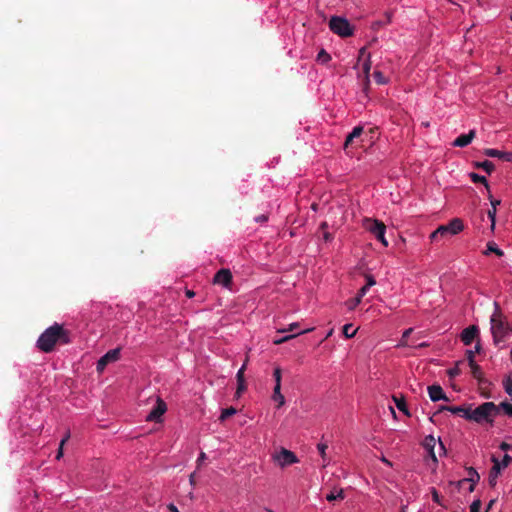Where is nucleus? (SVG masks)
<instances>
[{"label": "nucleus", "mask_w": 512, "mask_h": 512, "mask_svg": "<svg viewBox=\"0 0 512 512\" xmlns=\"http://www.w3.org/2000/svg\"><path fill=\"white\" fill-rule=\"evenodd\" d=\"M71 342L70 332L62 325L54 323L48 327L38 338L37 347L44 353L54 350L56 344H69Z\"/></svg>", "instance_id": "f257e3e1"}, {"label": "nucleus", "mask_w": 512, "mask_h": 512, "mask_svg": "<svg viewBox=\"0 0 512 512\" xmlns=\"http://www.w3.org/2000/svg\"><path fill=\"white\" fill-rule=\"evenodd\" d=\"M494 307V312L490 317V330L493 336V342L495 345L498 346L511 333L510 325L508 324L506 317L503 315L501 308L497 302H494Z\"/></svg>", "instance_id": "f03ea898"}, {"label": "nucleus", "mask_w": 512, "mask_h": 512, "mask_svg": "<svg viewBox=\"0 0 512 512\" xmlns=\"http://www.w3.org/2000/svg\"><path fill=\"white\" fill-rule=\"evenodd\" d=\"M497 415H499V406L493 402H484L475 408L470 404L469 421L478 424L488 423L492 425Z\"/></svg>", "instance_id": "7ed1b4c3"}, {"label": "nucleus", "mask_w": 512, "mask_h": 512, "mask_svg": "<svg viewBox=\"0 0 512 512\" xmlns=\"http://www.w3.org/2000/svg\"><path fill=\"white\" fill-rule=\"evenodd\" d=\"M464 229L463 221L459 218L452 219L447 225L439 226L430 235L431 241H437L440 238H445L448 235H456Z\"/></svg>", "instance_id": "20e7f679"}, {"label": "nucleus", "mask_w": 512, "mask_h": 512, "mask_svg": "<svg viewBox=\"0 0 512 512\" xmlns=\"http://www.w3.org/2000/svg\"><path fill=\"white\" fill-rule=\"evenodd\" d=\"M363 227L366 231L370 232L374 237L380 241L385 247L388 246V241L385 238L386 226L377 219L365 218L363 220Z\"/></svg>", "instance_id": "39448f33"}, {"label": "nucleus", "mask_w": 512, "mask_h": 512, "mask_svg": "<svg viewBox=\"0 0 512 512\" xmlns=\"http://www.w3.org/2000/svg\"><path fill=\"white\" fill-rule=\"evenodd\" d=\"M329 28L334 33L340 37H350L354 33V29L349 23V21L340 16H333L329 21Z\"/></svg>", "instance_id": "423d86ee"}, {"label": "nucleus", "mask_w": 512, "mask_h": 512, "mask_svg": "<svg viewBox=\"0 0 512 512\" xmlns=\"http://www.w3.org/2000/svg\"><path fill=\"white\" fill-rule=\"evenodd\" d=\"M273 458L281 467H286L288 465L299 462V459L295 453L286 448H281V450L275 454Z\"/></svg>", "instance_id": "0eeeda50"}, {"label": "nucleus", "mask_w": 512, "mask_h": 512, "mask_svg": "<svg viewBox=\"0 0 512 512\" xmlns=\"http://www.w3.org/2000/svg\"><path fill=\"white\" fill-rule=\"evenodd\" d=\"M119 358H120V348H115V349L109 350L106 354H104L97 361V366H96L97 372L102 373L109 363L115 362Z\"/></svg>", "instance_id": "6e6552de"}, {"label": "nucleus", "mask_w": 512, "mask_h": 512, "mask_svg": "<svg viewBox=\"0 0 512 512\" xmlns=\"http://www.w3.org/2000/svg\"><path fill=\"white\" fill-rule=\"evenodd\" d=\"M166 410H167L166 403L160 397H157L156 405L148 413V415L146 416V420L147 421L159 422L161 417L163 416V414L166 412Z\"/></svg>", "instance_id": "1a4fd4ad"}, {"label": "nucleus", "mask_w": 512, "mask_h": 512, "mask_svg": "<svg viewBox=\"0 0 512 512\" xmlns=\"http://www.w3.org/2000/svg\"><path fill=\"white\" fill-rule=\"evenodd\" d=\"M214 284L222 285L225 288H228L232 283V273L229 269H220L213 278Z\"/></svg>", "instance_id": "9d476101"}, {"label": "nucleus", "mask_w": 512, "mask_h": 512, "mask_svg": "<svg viewBox=\"0 0 512 512\" xmlns=\"http://www.w3.org/2000/svg\"><path fill=\"white\" fill-rule=\"evenodd\" d=\"M478 335L479 328L476 325H471L461 332L460 338L464 345H470Z\"/></svg>", "instance_id": "9b49d317"}, {"label": "nucleus", "mask_w": 512, "mask_h": 512, "mask_svg": "<svg viewBox=\"0 0 512 512\" xmlns=\"http://www.w3.org/2000/svg\"><path fill=\"white\" fill-rule=\"evenodd\" d=\"M427 390L429 397L433 402H437L439 400H444L447 402L450 401V399L446 396L443 388L438 384L428 386Z\"/></svg>", "instance_id": "f8f14e48"}, {"label": "nucleus", "mask_w": 512, "mask_h": 512, "mask_svg": "<svg viewBox=\"0 0 512 512\" xmlns=\"http://www.w3.org/2000/svg\"><path fill=\"white\" fill-rule=\"evenodd\" d=\"M491 460L493 462V466L489 471L488 482L491 487H495L497 483V478L501 473V464L498 458H496L495 456H492Z\"/></svg>", "instance_id": "ddd939ff"}, {"label": "nucleus", "mask_w": 512, "mask_h": 512, "mask_svg": "<svg viewBox=\"0 0 512 512\" xmlns=\"http://www.w3.org/2000/svg\"><path fill=\"white\" fill-rule=\"evenodd\" d=\"M475 130H470L469 133L467 134H462L460 136H458L454 142H453V146L455 147H466L467 145H469L472 140L474 139L475 137Z\"/></svg>", "instance_id": "4468645a"}, {"label": "nucleus", "mask_w": 512, "mask_h": 512, "mask_svg": "<svg viewBox=\"0 0 512 512\" xmlns=\"http://www.w3.org/2000/svg\"><path fill=\"white\" fill-rule=\"evenodd\" d=\"M392 399H393V402L395 403L396 407L401 411L403 412L406 416L410 417L411 414L408 410V407H407V404H406V400L404 398L403 395H400V396H397V395H393L392 396Z\"/></svg>", "instance_id": "2eb2a0df"}, {"label": "nucleus", "mask_w": 512, "mask_h": 512, "mask_svg": "<svg viewBox=\"0 0 512 512\" xmlns=\"http://www.w3.org/2000/svg\"><path fill=\"white\" fill-rule=\"evenodd\" d=\"M366 293H367V291H366V287H362V288L358 291V293H357L356 297H354V298H352V299H350V300H348V301L346 302V305H347L348 309H349V310H354V309H355V308H356V307L361 303L362 297H363Z\"/></svg>", "instance_id": "dca6fc26"}, {"label": "nucleus", "mask_w": 512, "mask_h": 512, "mask_svg": "<svg viewBox=\"0 0 512 512\" xmlns=\"http://www.w3.org/2000/svg\"><path fill=\"white\" fill-rule=\"evenodd\" d=\"M449 412H451L452 414L458 415V416L469 421L470 405H468V406H451V409H449Z\"/></svg>", "instance_id": "f3484780"}, {"label": "nucleus", "mask_w": 512, "mask_h": 512, "mask_svg": "<svg viewBox=\"0 0 512 512\" xmlns=\"http://www.w3.org/2000/svg\"><path fill=\"white\" fill-rule=\"evenodd\" d=\"M468 478L463 479L461 482H470L469 491L472 492L474 490L475 484L480 480V475L477 473V471L470 467L468 469Z\"/></svg>", "instance_id": "a211bd4d"}, {"label": "nucleus", "mask_w": 512, "mask_h": 512, "mask_svg": "<svg viewBox=\"0 0 512 512\" xmlns=\"http://www.w3.org/2000/svg\"><path fill=\"white\" fill-rule=\"evenodd\" d=\"M363 133L362 126H356L353 128L352 132L349 133L344 142V148H347L350 144L353 143L354 139L359 138Z\"/></svg>", "instance_id": "6ab92c4d"}, {"label": "nucleus", "mask_w": 512, "mask_h": 512, "mask_svg": "<svg viewBox=\"0 0 512 512\" xmlns=\"http://www.w3.org/2000/svg\"><path fill=\"white\" fill-rule=\"evenodd\" d=\"M469 366L471 368L472 376L475 379H477L480 383L485 382V380L483 379L481 367L476 362L469 364Z\"/></svg>", "instance_id": "aec40b11"}, {"label": "nucleus", "mask_w": 512, "mask_h": 512, "mask_svg": "<svg viewBox=\"0 0 512 512\" xmlns=\"http://www.w3.org/2000/svg\"><path fill=\"white\" fill-rule=\"evenodd\" d=\"M345 498L343 489H339L336 493L334 491L326 495V500L329 502L335 500H343Z\"/></svg>", "instance_id": "412c9836"}, {"label": "nucleus", "mask_w": 512, "mask_h": 512, "mask_svg": "<svg viewBox=\"0 0 512 512\" xmlns=\"http://www.w3.org/2000/svg\"><path fill=\"white\" fill-rule=\"evenodd\" d=\"M436 444V439L432 435H428L424 439V447L428 450V452H432L434 450Z\"/></svg>", "instance_id": "4be33fe9"}, {"label": "nucleus", "mask_w": 512, "mask_h": 512, "mask_svg": "<svg viewBox=\"0 0 512 512\" xmlns=\"http://www.w3.org/2000/svg\"><path fill=\"white\" fill-rule=\"evenodd\" d=\"M487 253H495L497 256L501 257L503 256V251L498 248L497 244L495 242H488L487 243Z\"/></svg>", "instance_id": "5701e85b"}, {"label": "nucleus", "mask_w": 512, "mask_h": 512, "mask_svg": "<svg viewBox=\"0 0 512 512\" xmlns=\"http://www.w3.org/2000/svg\"><path fill=\"white\" fill-rule=\"evenodd\" d=\"M478 168H481L483 169L485 172H487L488 174L492 173V171L494 170L495 166L493 164V162L491 161H488V160H485L481 163H477L476 165Z\"/></svg>", "instance_id": "b1692460"}, {"label": "nucleus", "mask_w": 512, "mask_h": 512, "mask_svg": "<svg viewBox=\"0 0 512 512\" xmlns=\"http://www.w3.org/2000/svg\"><path fill=\"white\" fill-rule=\"evenodd\" d=\"M236 412H237L236 408H234L232 406L228 407L226 409H223L222 413H221V415L219 417V420L220 421H225L227 418H229V417L233 416L234 414H236Z\"/></svg>", "instance_id": "393cba45"}, {"label": "nucleus", "mask_w": 512, "mask_h": 512, "mask_svg": "<svg viewBox=\"0 0 512 512\" xmlns=\"http://www.w3.org/2000/svg\"><path fill=\"white\" fill-rule=\"evenodd\" d=\"M470 178L474 183H483L487 189H489V184L484 176H481L477 173H471Z\"/></svg>", "instance_id": "a878e982"}, {"label": "nucleus", "mask_w": 512, "mask_h": 512, "mask_svg": "<svg viewBox=\"0 0 512 512\" xmlns=\"http://www.w3.org/2000/svg\"><path fill=\"white\" fill-rule=\"evenodd\" d=\"M356 332L357 329H354L352 324H345L343 326V334L346 338H352Z\"/></svg>", "instance_id": "bb28decb"}, {"label": "nucleus", "mask_w": 512, "mask_h": 512, "mask_svg": "<svg viewBox=\"0 0 512 512\" xmlns=\"http://www.w3.org/2000/svg\"><path fill=\"white\" fill-rule=\"evenodd\" d=\"M331 60V56L324 50L321 49L317 55V61L326 64Z\"/></svg>", "instance_id": "cd10ccee"}, {"label": "nucleus", "mask_w": 512, "mask_h": 512, "mask_svg": "<svg viewBox=\"0 0 512 512\" xmlns=\"http://www.w3.org/2000/svg\"><path fill=\"white\" fill-rule=\"evenodd\" d=\"M498 406H499V411L502 409L506 415H508L509 417H512V404L511 403H509L507 401H503Z\"/></svg>", "instance_id": "c85d7f7f"}, {"label": "nucleus", "mask_w": 512, "mask_h": 512, "mask_svg": "<svg viewBox=\"0 0 512 512\" xmlns=\"http://www.w3.org/2000/svg\"><path fill=\"white\" fill-rule=\"evenodd\" d=\"M373 78L376 81L377 84L383 85L387 83V78L384 76V74L381 71H374Z\"/></svg>", "instance_id": "c756f323"}, {"label": "nucleus", "mask_w": 512, "mask_h": 512, "mask_svg": "<svg viewBox=\"0 0 512 512\" xmlns=\"http://www.w3.org/2000/svg\"><path fill=\"white\" fill-rule=\"evenodd\" d=\"M503 386L505 392L511 397L512 399V378L509 376L503 381Z\"/></svg>", "instance_id": "7c9ffc66"}, {"label": "nucleus", "mask_w": 512, "mask_h": 512, "mask_svg": "<svg viewBox=\"0 0 512 512\" xmlns=\"http://www.w3.org/2000/svg\"><path fill=\"white\" fill-rule=\"evenodd\" d=\"M484 154L488 157L502 158V155H504V152H501L496 149L488 148V149H485Z\"/></svg>", "instance_id": "2f4dec72"}, {"label": "nucleus", "mask_w": 512, "mask_h": 512, "mask_svg": "<svg viewBox=\"0 0 512 512\" xmlns=\"http://www.w3.org/2000/svg\"><path fill=\"white\" fill-rule=\"evenodd\" d=\"M271 399L277 403V408H281L285 404V397L283 396V394L272 395Z\"/></svg>", "instance_id": "473e14b6"}, {"label": "nucleus", "mask_w": 512, "mask_h": 512, "mask_svg": "<svg viewBox=\"0 0 512 512\" xmlns=\"http://www.w3.org/2000/svg\"><path fill=\"white\" fill-rule=\"evenodd\" d=\"M273 378L275 381V384L281 385L282 380V370L280 367H276L273 371Z\"/></svg>", "instance_id": "72a5a7b5"}, {"label": "nucleus", "mask_w": 512, "mask_h": 512, "mask_svg": "<svg viewBox=\"0 0 512 512\" xmlns=\"http://www.w3.org/2000/svg\"><path fill=\"white\" fill-rule=\"evenodd\" d=\"M413 329L412 328H408L406 329L404 332H403V335H402V338L400 340V345L401 346H407L408 345V342H407V339L408 337L410 336V334L412 333Z\"/></svg>", "instance_id": "f704fd0d"}, {"label": "nucleus", "mask_w": 512, "mask_h": 512, "mask_svg": "<svg viewBox=\"0 0 512 512\" xmlns=\"http://www.w3.org/2000/svg\"><path fill=\"white\" fill-rule=\"evenodd\" d=\"M69 437H70V434L67 433L65 435V437L61 440L60 445H59V449H58V452H57V456H56L57 459H60L62 457V455H63V446L66 443V441L69 439Z\"/></svg>", "instance_id": "c9c22d12"}, {"label": "nucleus", "mask_w": 512, "mask_h": 512, "mask_svg": "<svg viewBox=\"0 0 512 512\" xmlns=\"http://www.w3.org/2000/svg\"><path fill=\"white\" fill-rule=\"evenodd\" d=\"M328 448V445L326 443H319L317 445V449L323 459V461L325 462L326 461V450Z\"/></svg>", "instance_id": "e433bc0d"}, {"label": "nucleus", "mask_w": 512, "mask_h": 512, "mask_svg": "<svg viewBox=\"0 0 512 512\" xmlns=\"http://www.w3.org/2000/svg\"><path fill=\"white\" fill-rule=\"evenodd\" d=\"M497 209H491L488 211V218L491 220V230L495 228Z\"/></svg>", "instance_id": "4c0bfd02"}, {"label": "nucleus", "mask_w": 512, "mask_h": 512, "mask_svg": "<svg viewBox=\"0 0 512 512\" xmlns=\"http://www.w3.org/2000/svg\"><path fill=\"white\" fill-rule=\"evenodd\" d=\"M365 279H366V285H364L363 287H366V291H368L370 287H372L376 284V281H375L374 277L370 274H366Z\"/></svg>", "instance_id": "58836bf2"}, {"label": "nucleus", "mask_w": 512, "mask_h": 512, "mask_svg": "<svg viewBox=\"0 0 512 512\" xmlns=\"http://www.w3.org/2000/svg\"><path fill=\"white\" fill-rule=\"evenodd\" d=\"M461 364H463V362H462V361L457 362L456 366H455V367H453V368H451V369L449 370V372H448V373H449V376H450V377H456L457 375H459V374H460L461 370H460L459 366H460Z\"/></svg>", "instance_id": "ea45409f"}, {"label": "nucleus", "mask_w": 512, "mask_h": 512, "mask_svg": "<svg viewBox=\"0 0 512 512\" xmlns=\"http://www.w3.org/2000/svg\"><path fill=\"white\" fill-rule=\"evenodd\" d=\"M245 369H246V363H244L242 365V367L238 370V372L236 374L237 382H245V378H244Z\"/></svg>", "instance_id": "a19ab883"}, {"label": "nucleus", "mask_w": 512, "mask_h": 512, "mask_svg": "<svg viewBox=\"0 0 512 512\" xmlns=\"http://www.w3.org/2000/svg\"><path fill=\"white\" fill-rule=\"evenodd\" d=\"M480 509H481V501L479 499L474 500L472 502V504L470 505V512H480Z\"/></svg>", "instance_id": "79ce46f5"}, {"label": "nucleus", "mask_w": 512, "mask_h": 512, "mask_svg": "<svg viewBox=\"0 0 512 512\" xmlns=\"http://www.w3.org/2000/svg\"><path fill=\"white\" fill-rule=\"evenodd\" d=\"M512 462V457L508 454H505L502 461H500L501 469L506 468Z\"/></svg>", "instance_id": "37998d69"}, {"label": "nucleus", "mask_w": 512, "mask_h": 512, "mask_svg": "<svg viewBox=\"0 0 512 512\" xmlns=\"http://www.w3.org/2000/svg\"><path fill=\"white\" fill-rule=\"evenodd\" d=\"M312 330H313L312 328H309V329H305V330H303V331L297 332V333H295V334H293V335L284 336V337H282L283 342H286V341H288V340H290V339H292V338L296 337L297 335L304 334V333H308V332H310V331H312Z\"/></svg>", "instance_id": "c03bdc74"}, {"label": "nucleus", "mask_w": 512, "mask_h": 512, "mask_svg": "<svg viewBox=\"0 0 512 512\" xmlns=\"http://www.w3.org/2000/svg\"><path fill=\"white\" fill-rule=\"evenodd\" d=\"M246 390V384L245 382H237V390L236 395L240 396L242 392Z\"/></svg>", "instance_id": "a18cd8bd"}, {"label": "nucleus", "mask_w": 512, "mask_h": 512, "mask_svg": "<svg viewBox=\"0 0 512 512\" xmlns=\"http://www.w3.org/2000/svg\"><path fill=\"white\" fill-rule=\"evenodd\" d=\"M370 69H371V62H370V59L368 58L364 64H363V72L365 73L366 77H368V74L370 72Z\"/></svg>", "instance_id": "49530a36"}, {"label": "nucleus", "mask_w": 512, "mask_h": 512, "mask_svg": "<svg viewBox=\"0 0 512 512\" xmlns=\"http://www.w3.org/2000/svg\"><path fill=\"white\" fill-rule=\"evenodd\" d=\"M298 327H299V323L295 322V323L290 324L287 329L279 330V332H286V331L294 332L298 329Z\"/></svg>", "instance_id": "de8ad7c7"}, {"label": "nucleus", "mask_w": 512, "mask_h": 512, "mask_svg": "<svg viewBox=\"0 0 512 512\" xmlns=\"http://www.w3.org/2000/svg\"><path fill=\"white\" fill-rule=\"evenodd\" d=\"M474 354L475 352L473 350H467L466 351V358L468 360V364L474 363Z\"/></svg>", "instance_id": "09e8293b"}, {"label": "nucleus", "mask_w": 512, "mask_h": 512, "mask_svg": "<svg viewBox=\"0 0 512 512\" xmlns=\"http://www.w3.org/2000/svg\"><path fill=\"white\" fill-rule=\"evenodd\" d=\"M490 203L493 209H497V206L500 205L501 201L497 199H493L492 195L489 194Z\"/></svg>", "instance_id": "8fccbe9b"}, {"label": "nucleus", "mask_w": 512, "mask_h": 512, "mask_svg": "<svg viewBox=\"0 0 512 512\" xmlns=\"http://www.w3.org/2000/svg\"><path fill=\"white\" fill-rule=\"evenodd\" d=\"M267 220H268V215H266V214H262V215H259V216L255 217V221L257 223H264Z\"/></svg>", "instance_id": "3c124183"}, {"label": "nucleus", "mask_w": 512, "mask_h": 512, "mask_svg": "<svg viewBox=\"0 0 512 512\" xmlns=\"http://www.w3.org/2000/svg\"><path fill=\"white\" fill-rule=\"evenodd\" d=\"M206 459V454L204 452H201L198 459H197V465L198 467L203 463V461Z\"/></svg>", "instance_id": "603ef678"}, {"label": "nucleus", "mask_w": 512, "mask_h": 512, "mask_svg": "<svg viewBox=\"0 0 512 512\" xmlns=\"http://www.w3.org/2000/svg\"><path fill=\"white\" fill-rule=\"evenodd\" d=\"M499 448L503 451H507V450H510L512 448V446L506 442H502L500 444Z\"/></svg>", "instance_id": "864d4df0"}, {"label": "nucleus", "mask_w": 512, "mask_h": 512, "mask_svg": "<svg viewBox=\"0 0 512 512\" xmlns=\"http://www.w3.org/2000/svg\"><path fill=\"white\" fill-rule=\"evenodd\" d=\"M502 159L512 162V152H504V155H502Z\"/></svg>", "instance_id": "5fc2aeb1"}, {"label": "nucleus", "mask_w": 512, "mask_h": 512, "mask_svg": "<svg viewBox=\"0 0 512 512\" xmlns=\"http://www.w3.org/2000/svg\"><path fill=\"white\" fill-rule=\"evenodd\" d=\"M281 393V385L275 384L272 395H279Z\"/></svg>", "instance_id": "6e6d98bb"}, {"label": "nucleus", "mask_w": 512, "mask_h": 512, "mask_svg": "<svg viewBox=\"0 0 512 512\" xmlns=\"http://www.w3.org/2000/svg\"><path fill=\"white\" fill-rule=\"evenodd\" d=\"M449 409H451V406L442 405L438 408L437 412L434 415L441 413L443 411H449Z\"/></svg>", "instance_id": "4d7b16f0"}, {"label": "nucleus", "mask_w": 512, "mask_h": 512, "mask_svg": "<svg viewBox=\"0 0 512 512\" xmlns=\"http://www.w3.org/2000/svg\"><path fill=\"white\" fill-rule=\"evenodd\" d=\"M429 456L431 457V459H432V461H433L434 463H437V462H438V460H437V457H436V454H435V451H434V450H432V452H429Z\"/></svg>", "instance_id": "13d9d810"}, {"label": "nucleus", "mask_w": 512, "mask_h": 512, "mask_svg": "<svg viewBox=\"0 0 512 512\" xmlns=\"http://www.w3.org/2000/svg\"><path fill=\"white\" fill-rule=\"evenodd\" d=\"M496 501H497L496 499H491V500L489 501V503H488V505H487V510H486V512H488V510H489V509H491V508L494 506V504L496 503Z\"/></svg>", "instance_id": "bf43d9fd"}, {"label": "nucleus", "mask_w": 512, "mask_h": 512, "mask_svg": "<svg viewBox=\"0 0 512 512\" xmlns=\"http://www.w3.org/2000/svg\"><path fill=\"white\" fill-rule=\"evenodd\" d=\"M168 509L171 511V512H179L177 507L174 505V504H169L168 505Z\"/></svg>", "instance_id": "052dcab7"}, {"label": "nucleus", "mask_w": 512, "mask_h": 512, "mask_svg": "<svg viewBox=\"0 0 512 512\" xmlns=\"http://www.w3.org/2000/svg\"><path fill=\"white\" fill-rule=\"evenodd\" d=\"M433 500L435 502H439V496H438V493H437V491L435 489L433 490Z\"/></svg>", "instance_id": "680f3d73"}, {"label": "nucleus", "mask_w": 512, "mask_h": 512, "mask_svg": "<svg viewBox=\"0 0 512 512\" xmlns=\"http://www.w3.org/2000/svg\"><path fill=\"white\" fill-rule=\"evenodd\" d=\"M189 481L191 485H195V473L190 475Z\"/></svg>", "instance_id": "e2e57ef3"}, {"label": "nucleus", "mask_w": 512, "mask_h": 512, "mask_svg": "<svg viewBox=\"0 0 512 512\" xmlns=\"http://www.w3.org/2000/svg\"><path fill=\"white\" fill-rule=\"evenodd\" d=\"M324 239H325L326 241L331 240V239H332L331 234H330V233H328V232H325V233H324Z\"/></svg>", "instance_id": "0e129e2a"}, {"label": "nucleus", "mask_w": 512, "mask_h": 512, "mask_svg": "<svg viewBox=\"0 0 512 512\" xmlns=\"http://www.w3.org/2000/svg\"><path fill=\"white\" fill-rule=\"evenodd\" d=\"M194 295H195V293H194L193 291H191V290H187V291H186V296H187L188 298H192Z\"/></svg>", "instance_id": "69168bd1"}, {"label": "nucleus", "mask_w": 512, "mask_h": 512, "mask_svg": "<svg viewBox=\"0 0 512 512\" xmlns=\"http://www.w3.org/2000/svg\"><path fill=\"white\" fill-rule=\"evenodd\" d=\"M365 53H366V48L365 47L361 48L359 51V57L360 58L363 57L365 55Z\"/></svg>", "instance_id": "338daca9"}, {"label": "nucleus", "mask_w": 512, "mask_h": 512, "mask_svg": "<svg viewBox=\"0 0 512 512\" xmlns=\"http://www.w3.org/2000/svg\"><path fill=\"white\" fill-rule=\"evenodd\" d=\"M273 342H274V344H276V345H280V344L284 343L282 338L275 339Z\"/></svg>", "instance_id": "774afa93"}]
</instances>
